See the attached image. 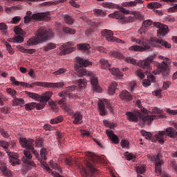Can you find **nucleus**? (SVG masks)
<instances>
[{
	"mask_svg": "<svg viewBox=\"0 0 177 177\" xmlns=\"http://www.w3.org/2000/svg\"><path fill=\"white\" fill-rule=\"evenodd\" d=\"M108 104L107 101H101L98 103V108L100 115H106V109L104 104Z\"/></svg>",
	"mask_w": 177,
	"mask_h": 177,
	"instance_id": "26",
	"label": "nucleus"
},
{
	"mask_svg": "<svg viewBox=\"0 0 177 177\" xmlns=\"http://www.w3.org/2000/svg\"><path fill=\"white\" fill-rule=\"evenodd\" d=\"M110 55L113 56V57H116L117 59H125V57H124L121 53L116 50L111 51Z\"/></svg>",
	"mask_w": 177,
	"mask_h": 177,
	"instance_id": "32",
	"label": "nucleus"
},
{
	"mask_svg": "<svg viewBox=\"0 0 177 177\" xmlns=\"http://www.w3.org/2000/svg\"><path fill=\"white\" fill-rule=\"evenodd\" d=\"M101 35L104 37L107 41L114 42V38L115 37L113 36V31L107 29L103 30L101 32Z\"/></svg>",
	"mask_w": 177,
	"mask_h": 177,
	"instance_id": "16",
	"label": "nucleus"
},
{
	"mask_svg": "<svg viewBox=\"0 0 177 177\" xmlns=\"http://www.w3.org/2000/svg\"><path fill=\"white\" fill-rule=\"evenodd\" d=\"M6 91H7L8 94L10 95V96H12V97L13 99L15 97H16V95L17 93V91H16L15 89H13V88H6Z\"/></svg>",
	"mask_w": 177,
	"mask_h": 177,
	"instance_id": "53",
	"label": "nucleus"
},
{
	"mask_svg": "<svg viewBox=\"0 0 177 177\" xmlns=\"http://www.w3.org/2000/svg\"><path fill=\"white\" fill-rule=\"evenodd\" d=\"M132 42H136V44H138V45L142 46H131L129 48V50H132L133 52H145V50H149L150 49V46L149 44L140 40V39L131 38Z\"/></svg>",
	"mask_w": 177,
	"mask_h": 177,
	"instance_id": "11",
	"label": "nucleus"
},
{
	"mask_svg": "<svg viewBox=\"0 0 177 177\" xmlns=\"http://www.w3.org/2000/svg\"><path fill=\"white\" fill-rule=\"evenodd\" d=\"M104 7L108 8V9H119V11H115L114 13L109 14V17H111V19H117L121 24H127V23L133 21V17L131 16L125 17L124 15H129V13H131L129 10L120 7L114 3H106L104 4Z\"/></svg>",
	"mask_w": 177,
	"mask_h": 177,
	"instance_id": "2",
	"label": "nucleus"
},
{
	"mask_svg": "<svg viewBox=\"0 0 177 177\" xmlns=\"http://www.w3.org/2000/svg\"><path fill=\"white\" fill-rule=\"evenodd\" d=\"M41 86L44 88H55V83L41 82Z\"/></svg>",
	"mask_w": 177,
	"mask_h": 177,
	"instance_id": "52",
	"label": "nucleus"
},
{
	"mask_svg": "<svg viewBox=\"0 0 177 177\" xmlns=\"http://www.w3.org/2000/svg\"><path fill=\"white\" fill-rule=\"evenodd\" d=\"M19 143L22 147L26 149L24 151L25 156L22 158L23 163L30 165V167H34L35 163L32 160V155H31V153L35 156L36 158H38V152L34 149V140L21 138H19Z\"/></svg>",
	"mask_w": 177,
	"mask_h": 177,
	"instance_id": "1",
	"label": "nucleus"
},
{
	"mask_svg": "<svg viewBox=\"0 0 177 177\" xmlns=\"http://www.w3.org/2000/svg\"><path fill=\"white\" fill-rule=\"evenodd\" d=\"M106 133L107 136L112 140L115 145H118L120 143V138L115 134H114V131L111 130H106Z\"/></svg>",
	"mask_w": 177,
	"mask_h": 177,
	"instance_id": "19",
	"label": "nucleus"
},
{
	"mask_svg": "<svg viewBox=\"0 0 177 177\" xmlns=\"http://www.w3.org/2000/svg\"><path fill=\"white\" fill-rule=\"evenodd\" d=\"M143 0H136L134 1H129L127 2L128 6H136L138 3L141 5V8H145V5H143Z\"/></svg>",
	"mask_w": 177,
	"mask_h": 177,
	"instance_id": "31",
	"label": "nucleus"
},
{
	"mask_svg": "<svg viewBox=\"0 0 177 177\" xmlns=\"http://www.w3.org/2000/svg\"><path fill=\"white\" fill-rule=\"evenodd\" d=\"M0 31L5 35L8 32V25L5 23H0Z\"/></svg>",
	"mask_w": 177,
	"mask_h": 177,
	"instance_id": "46",
	"label": "nucleus"
},
{
	"mask_svg": "<svg viewBox=\"0 0 177 177\" xmlns=\"http://www.w3.org/2000/svg\"><path fill=\"white\" fill-rule=\"evenodd\" d=\"M71 46V42H68L62 45V50H61V55H67V53H71L74 52L75 48Z\"/></svg>",
	"mask_w": 177,
	"mask_h": 177,
	"instance_id": "18",
	"label": "nucleus"
},
{
	"mask_svg": "<svg viewBox=\"0 0 177 177\" xmlns=\"http://www.w3.org/2000/svg\"><path fill=\"white\" fill-rule=\"evenodd\" d=\"M64 19L65 23H66V24L71 25L74 24V18L70 15H64Z\"/></svg>",
	"mask_w": 177,
	"mask_h": 177,
	"instance_id": "38",
	"label": "nucleus"
},
{
	"mask_svg": "<svg viewBox=\"0 0 177 177\" xmlns=\"http://www.w3.org/2000/svg\"><path fill=\"white\" fill-rule=\"evenodd\" d=\"M133 16H134L135 19H137L138 20H143L145 19V17L140 13L139 11H134L131 12Z\"/></svg>",
	"mask_w": 177,
	"mask_h": 177,
	"instance_id": "39",
	"label": "nucleus"
},
{
	"mask_svg": "<svg viewBox=\"0 0 177 177\" xmlns=\"http://www.w3.org/2000/svg\"><path fill=\"white\" fill-rule=\"evenodd\" d=\"M26 94L27 95V96H28V97L34 99V100L41 102V95H39V94L31 93L30 91H26Z\"/></svg>",
	"mask_w": 177,
	"mask_h": 177,
	"instance_id": "27",
	"label": "nucleus"
},
{
	"mask_svg": "<svg viewBox=\"0 0 177 177\" xmlns=\"http://www.w3.org/2000/svg\"><path fill=\"white\" fill-rule=\"evenodd\" d=\"M162 60V63H157L156 71H153L152 73L153 74H155V75H157V74H160V73H162V74H168V71L169 68H168V66L172 63V60L168 57H160Z\"/></svg>",
	"mask_w": 177,
	"mask_h": 177,
	"instance_id": "9",
	"label": "nucleus"
},
{
	"mask_svg": "<svg viewBox=\"0 0 177 177\" xmlns=\"http://www.w3.org/2000/svg\"><path fill=\"white\" fill-rule=\"evenodd\" d=\"M87 156H88L89 160L92 161V162H104V159H103V158L96 156L92 152H88Z\"/></svg>",
	"mask_w": 177,
	"mask_h": 177,
	"instance_id": "20",
	"label": "nucleus"
},
{
	"mask_svg": "<svg viewBox=\"0 0 177 177\" xmlns=\"http://www.w3.org/2000/svg\"><path fill=\"white\" fill-rule=\"evenodd\" d=\"M120 145L123 149H129V141L125 139L121 140Z\"/></svg>",
	"mask_w": 177,
	"mask_h": 177,
	"instance_id": "55",
	"label": "nucleus"
},
{
	"mask_svg": "<svg viewBox=\"0 0 177 177\" xmlns=\"http://www.w3.org/2000/svg\"><path fill=\"white\" fill-rule=\"evenodd\" d=\"M137 105L138 107H139V109H140L142 113H144L145 114H146V113H147V109H145L142 104H140V100H137Z\"/></svg>",
	"mask_w": 177,
	"mask_h": 177,
	"instance_id": "60",
	"label": "nucleus"
},
{
	"mask_svg": "<svg viewBox=\"0 0 177 177\" xmlns=\"http://www.w3.org/2000/svg\"><path fill=\"white\" fill-rule=\"evenodd\" d=\"M109 70L113 75H117V77H122V75H124L118 68H109Z\"/></svg>",
	"mask_w": 177,
	"mask_h": 177,
	"instance_id": "33",
	"label": "nucleus"
},
{
	"mask_svg": "<svg viewBox=\"0 0 177 177\" xmlns=\"http://www.w3.org/2000/svg\"><path fill=\"white\" fill-rule=\"evenodd\" d=\"M124 59L125 62H127V63H130L131 64H136V59L131 57H124L123 58Z\"/></svg>",
	"mask_w": 177,
	"mask_h": 177,
	"instance_id": "59",
	"label": "nucleus"
},
{
	"mask_svg": "<svg viewBox=\"0 0 177 177\" xmlns=\"http://www.w3.org/2000/svg\"><path fill=\"white\" fill-rule=\"evenodd\" d=\"M86 167L90 170V172H88L85 168L82 167L80 170V174L82 177H95V174L99 176V171L96 167H95V165L93 164L86 162Z\"/></svg>",
	"mask_w": 177,
	"mask_h": 177,
	"instance_id": "13",
	"label": "nucleus"
},
{
	"mask_svg": "<svg viewBox=\"0 0 177 177\" xmlns=\"http://www.w3.org/2000/svg\"><path fill=\"white\" fill-rule=\"evenodd\" d=\"M153 27L158 28L157 30L158 37H165L169 32L168 26L164 25L160 22H153Z\"/></svg>",
	"mask_w": 177,
	"mask_h": 177,
	"instance_id": "14",
	"label": "nucleus"
},
{
	"mask_svg": "<svg viewBox=\"0 0 177 177\" xmlns=\"http://www.w3.org/2000/svg\"><path fill=\"white\" fill-rule=\"evenodd\" d=\"M126 115H127V120L131 122H138L140 118L142 124H148V125H150L153 120L162 117V115H145L140 112H127Z\"/></svg>",
	"mask_w": 177,
	"mask_h": 177,
	"instance_id": "4",
	"label": "nucleus"
},
{
	"mask_svg": "<svg viewBox=\"0 0 177 177\" xmlns=\"http://www.w3.org/2000/svg\"><path fill=\"white\" fill-rule=\"evenodd\" d=\"M63 121V116H58L54 119H51L50 122L53 125L55 124H59V122H62Z\"/></svg>",
	"mask_w": 177,
	"mask_h": 177,
	"instance_id": "48",
	"label": "nucleus"
},
{
	"mask_svg": "<svg viewBox=\"0 0 177 177\" xmlns=\"http://www.w3.org/2000/svg\"><path fill=\"white\" fill-rule=\"evenodd\" d=\"M0 169L1 170V172H3V175L7 177L12 176V171L8 169V168L5 166H2Z\"/></svg>",
	"mask_w": 177,
	"mask_h": 177,
	"instance_id": "36",
	"label": "nucleus"
},
{
	"mask_svg": "<svg viewBox=\"0 0 177 177\" xmlns=\"http://www.w3.org/2000/svg\"><path fill=\"white\" fill-rule=\"evenodd\" d=\"M100 63L101 64L102 68H109L110 67V63H109V61L104 59H101L100 60Z\"/></svg>",
	"mask_w": 177,
	"mask_h": 177,
	"instance_id": "40",
	"label": "nucleus"
},
{
	"mask_svg": "<svg viewBox=\"0 0 177 177\" xmlns=\"http://www.w3.org/2000/svg\"><path fill=\"white\" fill-rule=\"evenodd\" d=\"M25 109H26V110H27V111H30L32 110V109H35V102L26 104Z\"/></svg>",
	"mask_w": 177,
	"mask_h": 177,
	"instance_id": "56",
	"label": "nucleus"
},
{
	"mask_svg": "<svg viewBox=\"0 0 177 177\" xmlns=\"http://www.w3.org/2000/svg\"><path fill=\"white\" fill-rule=\"evenodd\" d=\"M162 5L158 2H151L147 4L148 9H160Z\"/></svg>",
	"mask_w": 177,
	"mask_h": 177,
	"instance_id": "29",
	"label": "nucleus"
},
{
	"mask_svg": "<svg viewBox=\"0 0 177 177\" xmlns=\"http://www.w3.org/2000/svg\"><path fill=\"white\" fill-rule=\"evenodd\" d=\"M42 6H52L53 5H57V1H46L43 3Z\"/></svg>",
	"mask_w": 177,
	"mask_h": 177,
	"instance_id": "61",
	"label": "nucleus"
},
{
	"mask_svg": "<svg viewBox=\"0 0 177 177\" xmlns=\"http://www.w3.org/2000/svg\"><path fill=\"white\" fill-rule=\"evenodd\" d=\"M13 104L14 106H21V104H24V100L15 97L13 100Z\"/></svg>",
	"mask_w": 177,
	"mask_h": 177,
	"instance_id": "42",
	"label": "nucleus"
},
{
	"mask_svg": "<svg viewBox=\"0 0 177 177\" xmlns=\"http://www.w3.org/2000/svg\"><path fill=\"white\" fill-rule=\"evenodd\" d=\"M153 59L154 57L151 56L140 62V66L142 67L144 70H147L145 75H147L148 80H145L142 82L143 86L145 88L150 86L151 82H156V77L150 73V70L152 68L151 64L153 62Z\"/></svg>",
	"mask_w": 177,
	"mask_h": 177,
	"instance_id": "5",
	"label": "nucleus"
},
{
	"mask_svg": "<svg viewBox=\"0 0 177 177\" xmlns=\"http://www.w3.org/2000/svg\"><path fill=\"white\" fill-rule=\"evenodd\" d=\"M78 86L80 88H86V81L85 80L80 79L77 80Z\"/></svg>",
	"mask_w": 177,
	"mask_h": 177,
	"instance_id": "57",
	"label": "nucleus"
},
{
	"mask_svg": "<svg viewBox=\"0 0 177 177\" xmlns=\"http://www.w3.org/2000/svg\"><path fill=\"white\" fill-rule=\"evenodd\" d=\"M104 124L105 127H106L107 128H110V129H114V128L117 127V124L114 122H109L107 120L104 121Z\"/></svg>",
	"mask_w": 177,
	"mask_h": 177,
	"instance_id": "45",
	"label": "nucleus"
},
{
	"mask_svg": "<svg viewBox=\"0 0 177 177\" xmlns=\"http://www.w3.org/2000/svg\"><path fill=\"white\" fill-rule=\"evenodd\" d=\"M77 48L80 50H88V49H91V46L88 44L83 43L77 44Z\"/></svg>",
	"mask_w": 177,
	"mask_h": 177,
	"instance_id": "35",
	"label": "nucleus"
},
{
	"mask_svg": "<svg viewBox=\"0 0 177 177\" xmlns=\"http://www.w3.org/2000/svg\"><path fill=\"white\" fill-rule=\"evenodd\" d=\"M53 95V93L50 91L45 92L42 95H41V102L42 103V102H48V100H50Z\"/></svg>",
	"mask_w": 177,
	"mask_h": 177,
	"instance_id": "25",
	"label": "nucleus"
},
{
	"mask_svg": "<svg viewBox=\"0 0 177 177\" xmlns=\"http://www.w3.org/2000/svg\"><path fill=\"white\" fill-rule=\"evenodd\" d=\"M63 104L62 105V108L64 110V111H66V113H68V114H69V115H71V114H73V109L70 107L68 106L66 104L62 103V104Z\"/></svg>",
	"mask_w": 177,
	"mask_h": 177,
	"instance_id": "49",
	"label": "nucleus"
},
{
	"mask_svg": "<svg viewBox=\"0 0 177 177\" xmlns=\"http://www.w3.org/2000/svg\"><path fill=\"white\" fill-rule=\"evenodd\" d=\"M33 19V20H42L44 19V14L42 13H36L32 15L31 17L29 16H25L24 17V23H30L31 21V19Z\"/></svg>",
	"mask_w": 177,
	"mask_h": 177,
	"instance_id": "15",
	"label": "nucleus"
},
{
	"mask_svg": "<svg viewBox=\"0 0 177 177\" xmlns=\"http://www.w3.org/2000/svg\"><path fill=\"white\" fill-rule=\"evenodd\" d=\"M50 165L51 168H53L55 171H57V172H62V168L60 167V166H59V164H57L53 161H51V162H50Z\"/></svg>",
	"mask_w": 177,
	"mask_h": 177,
	"instance_id": "41",
	"label": "nucleus"
},
{
	"mask_svg": "<svg viewBox=\"0 0 177 177\" xmlns=\"http://www.w3.org/2000/svg\"><path fill=\"white\" fill-rule=\"evenodd\" d=\"M120 99L122 100L129 101L132 100V95L129 94V92L127 91H123L120 93Z\"/></svg>",
	"mask_w": 177,
	"mask_h": 177,
	"instance_id": "24",
	"label": "nucleus"
},
{
	"mask_svg": "<svg viewBox=\"0 0 177 177\" xmlns=\"http://www.w3.org/2000/svg\"><path fill=\"white\" fill-rule=\"evenodd\" d=\"M74 91H75V86H71L67 87L66 91H63L59 93V96L62 97V99L59 101V104H63V103L66 102V97H69V99H77L78 96L73 95L71 93L72 92H74Z\"/></svg>",
	"mask_w": 177,
	"mask_h": 177,
	"instance_id": "12",
	"label": "nucleus"
},
{
	"mask_svg": "<svg viewBox=\"0 0 177 177\" xmlns=\"http://www.w3.org/2000/svg\"><path fill=\"white\" fill-rule=\"evenodd\" d=\"M118 86V84L114 82L111 84L108 89L109 95H114L115 93V89H117Z\"/></svg>",
	"mask_w": 177,
	"mask_h": 177,
	"instance_id": "28",
	"label": "nucleus"
},
{
	"mask_svg": "<svg viewBox=\"0 0 177 177\" xmlns=\"http://www.w3.org/2000/svg\"><path fill=\"white\" fill-rule=\"evenodd\" d=\"M15 42L18 44H21L24 41V38L20 35L15 37Z\"/></svg>",
	"mask_w": 177,
	"mask_h": 177,
	"instance_id": "62",
	"label": "nucleus"
},
{
	"mask_svg": "<svg viewBox=\"0 0 177 177\" xmlns=\"http://www.w3.org/2000/svg\"><path fill=\"white\" fill-rule=\"evenodd\" d=\"M0 147L4 149L5 151L10 157L9 160L12 165L15 166L20 164V160H19V155L17 153L11 152L10 150H9V142L4 140H0Z\"/></svg>",
	"mask_w": 177,
	"mask_h": 177,
	"instance_id": "7",
	"label": "nucleus"
},
{
	"mask_svg": "<svg viewBox=\"0 0 177 177\" xmlns=\"http://www.w3.org/2000/svg\"><path fill=\"white\" fill-rule=\"evenodd\" d=\"M14 32L17 35H26V32L23 31V30L19 26H16L14 28Z\"/></svg>",
	"mask_w": 177,
	"mask_h": 177,
	"instance_id": "47",
	"label": "nucleus"
},
{
	"mask_svg": "<svg viewBox=\"0 0 177 177\" xmlns=\"http://www.w3.org/2000/svg\"><path fill=\"white\" fill-rule=\"evenodd\" d=\"M10 80L14 85H16V86H26V88H30V84H27L23 82H19L16 80L15 77H11Z\"/></svg>",
	"mask_w": 177,
	"mask_h": 177,
	"instance_id": "21",
	"label": "nucleus"
},
{
	"mask_svg": "<svg viewBox=\"0 0 177 177\" xmlns=\"http://www.w3.org/2000/svg\"><path fill=\"white\" fill-rule=\"evenodd\" d=\"M73 118H74L73 124L77 125L78 124H81L82 122V115L80 112H76L73 114Z\"/></svg>",
	"mask_w": 177,
	"mask_h": 177,
	"instance_id": "23",
	"label": "nucleus"
},
{
	"mask_svg": "<svg viewBox=\"0 0 177 177\" xmlns=\"http://www.w3.org/2000/svg\"><path fill=\"white\" fill-rule=\"evenodd\" d=\"M53 37L52 30H46V28L41 27L36 32L35 37L29 39L27 41L28 46H34L38 44H42L44 41H48Z\"/></svg>",
	"mask_w": 177,
	"mask_h": 177,
	"instance_id": "3",
	"label": "nucleus"
},
{
	"mask_svg": "<svg viewBox=\"0 0 177 177\" xmlns=\"http://www.w3.org/2000/svg\"><path fill=\"white\" fill-rule=\"evenodd\" d=\"M151 24H154L153 21L150 19L145 20L142 22V26L140 28V29L138 30V32L140 34H146L147 31V28L150 27Z\"/></svg>",
	"mask_w": 177,
	"mask_h": 177,
	"instance_id": "17",
	"label": "nucleus"
},
{
	"mask_svg": "<svg viewBox=\"0 0 177 177\" xmlns=\"http://www.w3.org/2000/svg\"><path fill=\"white\" fill-rule=\"evenodd\" d=\"M136 169L137 174H143L146 171V165L136 167Z\"/></svg>",
	"mask_w": 177,
	"mask_h": 177,
	"instance_id": "54",
	"label": "nucleus"
},
{
	"mask_svg": "<svg viewBox=\"0 0 177 177\" xmlns=\"http://www.w3.org/2000/svg\"><path fill=\"white\" fill-rule=\"evenodd\" d=\"M140 133L144 136V138H145V139L150 140L153 138V134H151V133L147 132L145 130H141Z\"/></svg>",
	"mask_w": 177,
	"mask_h": 177,
	"instance_id": "43",
	"label": "nucleus"
},
{
	"mask_svg": "<svg viewBox=\"0 0 177 177\" xmlns=\"http://www.w3.org/2000/svg\"><path fill=\"white\" fill-rule=\"evenodd\" d=\"M151 113L152 114H159L158 115H162V117L158 118V120H160V118H164V116L161 115V110H160V109L157 107L153 108L151 110ZM155 115L157 116V115Z\"/></svg>",
	"mask_w": 177,
	"mask_h": 177,
	"instance_id": "51",
	"label": "nucleus"
},
{
	"mask_svg": "<svg viewBox=\"0 0 177 177\" xmlns=\"http://www.w3.org/2000/svg\"><path fill=\"white\" fill-rule=\"evenodd\" d=\"M157 44H160V48L164 46L166 49H171V44L162 39L157 40Z\"/></svg>",
	"mask_w": 177,
	"mask_h": 177,
	"instance_id": "34",
	"label": "nucleus"
},
{
	"mask_svg": "<svg viewBox=\"0 0 177 177\" xmlns=\"http://www.w3.org/2000/svg\"><path fill=\"white\" fill-rule=\"evenodd\" d=\"M91 82L94 91L95 92H100V86H99V80H97V77H91Z\"/></svg>",
	"mask_w": 177,
	"mask_h": 177,
	"instance_id": "22",
	"label": "nucleus"
},
{
	"mask_svg": "<svg viewBox=\"0 0 177 177\" xmlns=\"http://www.w3.org/2000/svg\"><path fill=\"white\" fill-rule=\"evenodd\" d=\"M56 48V44L53 43H48L47 45L44 46L43 50L44 52H49V50H52V49H55Z\"/></svg>",
	"mask_w": 177,
	"mask_h": 177,
	"instance_id": "37",
	"label": "nucleus"
},
{
	"mask_svg": "<svg viewBox=\"0 0 177 177\" xmlns=\"http://www.w3.org/2000/svg\"><path fill=\"white\" fill-rule=\"evenodd\" d=\"M63 31L64 32H65V34H71L72 35L75 34V30L68 27H64Z\"/></svg>",
	"mask_w": 177,
	"mask_h": 177,
	"instance_id": "50",
	"label": "nucleus"
},
{
	"mask_svg": "<svg viewBox=\"0 0 177 177\" xmlns=\"http://www.w3.org/2000/svg\"><path fill=\"white\" fill-rule=\"evenodd\" d=\"M63 86H64V82L54 83V88H58L60 89V88H63Z\"/></svg>",
	"mask_w": 177,
	"mask_h": 177,
	"instance_id": "64",
	"label": "nucleus"
},
{
	"mask_svg": "<svg viewBox=\"0 0 177 177\" xmlns=\"http://www.w3.org/2000/svg\"><path fill=\"white\" fill-rule=\"evenodd\" d=\"M77 64L75 66V71L79 77H92V72L86 71L84 67L92 66V63L86 59H84L80 57H77Z\"/></svg>",
	"mask_w": 177,
	"mask_h": 177,
	"instance_id": "6",
	"label": "nucleus"
},
{
	"mask_svg": "<svg viewBox=\"0 0 177 177\" xmlns=\"http://www.w3.org/2000/svg\"><path fill=\"white\" fill-rule=\"evenodd\" d=\"M48 153V151L46 148H42L40 151V156L42 160V161H45L46 160V154ZM39 161H41L39 159V155H38V158H37Z\"/></svg>",
	"mask_w": 177,
	"mask_h": 177,
	"instance_id": "30",
	"label": "nucleus"
},
{
	"mask_svg": "<svg viewBox=\"0 0 177 177\" xmlns=\"http://www.w3.org/2000/svg\"><path fill=\"white\" fill-rule=\"evenodd\" d=\"M94 13L97 16H101L102 17H104V16H106V12L104 11H103L102 10H99V9L94 10Z\"/></svg>",
	"mask_w": 177,
	"mask_h": 177,
	"instance_id": "58",
	"label": "nucleus"
},
{
	"mask_svg": "<svg viewBox=\"0 0 177 177\" xmlns=\"http://www.w3.org/2000/svg\"><path fill=\"white\" fill-rule=\"evenodd\" d=\"M45 107V104H37L35 102V108L37 110H42Z\"/></svg>",
	"mask_w": 177,
	"mask_h": 177,
	"instance_id": "63",
	"label": "nucleus"
},
{
	"mask_svg": "<svg viewBox=\"0 0 177 177\" xmlns=\"http://www.w3.org/2000/svg\"><path fill=\"white\" fill-rule=\"evenodd\" d=\"M165 135L166 136L174 139L177 136V131H175V129L172 127H168L165 131H158V134L155 135V138L160 145H164V138L165 137Z\"/></svg>",
	"mask_w": 177,
	"mask_h": 177,
	"instance_id": "8",
	"label": "nucleus"
},
{
	"mask_svg": "<svg viewBox=\"0 0 177 177\" xmlns=\"http://www.w3.org/2000/svg\"><path fill=\"white\" fill-rule=\"evenodd\" d=\"M157 41H160L158 39H151L149 41L150 45L154 46V48H161L160 44L157 43Z\"/></svg>",
	"mask_w": 177,
	"mask_h": 177,
	"instance_id": "44",
	"label": "nucleus"
},
{
	"mask_svg": "<svg viewBox=\"0 0 177 177\" xmlns=\"http://www.w3.org/2000/svg\"><path fill=\"white\" fill-rule=\"evenodd\" d=\"M161 153H158L157 155H148V158L150 161H154L155 162V172L156 176H160L162 171L161 169V165L164 164L162 160H161Z\"/></svg>",
	"mask_w": 177,
	"mask_h": 177,
	"instance_id": "10",
	"label": "nucleus"
}]
</instances>
